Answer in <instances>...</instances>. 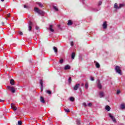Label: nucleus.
Instances as JSON below:
<instances>
[{"mask_svg":"<svg viewBox=\"0 0 125 125\" xmlns=\"http://www.w3.org/2000/svg\"><path fill=\"white\" fill-rule=\"evenodd\" d=\"M27 7H28L27 6V5H24V8H27Z\"/></svg>","mask_w":125,"mask_h":125,"instance_id":"obj_43","label":"nucleus"},{"mask_svg":"<svg viewBox=\"0 0 125 125\" xmlns=\"http://www.w3.org/2000/svg\"><path fill=\"white\" fill-rule=\"evenodd\" d=\"M53 25H50L48 30H49V31H50V32H54V29H53Z\"/></svg>","mask_w":125,"mask_h":125,"instance_id":"obj_10","label":"nucleus"},{"mask_svg":"<svg viewBox=\"0 0 125 125\" xmlns=\"http://www.w3.org/2000/svg\"><path fill=\"white\" fill-rule=\"evenodd\" d=\"M1 1H4V0H1Z\"/></svg>","mask_w":125,"mask_h":125,"instance_id":"obj_47","label":"nucleus"},{"mask_svg":"<svg viewBox=\"0 0 125 125\" xmlns=\"http://www.w3.org/2000/svg\"><path fill=\"white\" fill-rule=\"evenodd\" d=\"M53 50H54V52H55V53H57L58 52V50L57 49V47L54 46L53 47Z\"/></svg>","mask_w":125,"mask_h":125,"instance_id":"obj_18","label":"nucleus"},{"mask_svg":"<svg viewBox=\"0 0 125 125\" xmlns=\"http://www.w3.org/2000/svg\"><path fill=\"white\" fill-rule=\"evenodd\" d=\"M91 10L94 12H97V11H98L99 10L97 9V8H92Z\"/></svg>","mask_w":125,"mask_h":125,"instance_id":"obj_21","label":"nucleus"},{"mask_svg":"<svg viewBox=\"0 0 125 125\" xmlns=\"http://www.w3.org/2000/svg\"><path fill=\"white\" fill-rule=\"evenodd\" d=\"M76 124L78 125H81V122H80V120H77L76 121Z\"/></svg>","mask_w":125,"mask_h":125,"instance_id":"obj_29","label":"nucleus"},{"mask_svg":"<svg viewBox=\"0 0 125 125\" xmlns=\"http://www.w3.org/2000/svg\"><path fill=\"white\" fill-rule=\"evenodd\" d=\"M11 107L12 109H13V111H16V110H17V107L15 106V105L14 104H11Z\"/></svg>","mask_w":125,"mask_h":125,"instance_id":"obj_9","label":"nucleus"},{"mask_svg":"<svg viewBox=\"0 0 125 125\" xmlns=\"http://www.w3.org/2000/svg\"><path fill=\"white\" fill-rule=\"evenodd\" d=\"M90 80L91 81H94V78L93 77H92V76L90 77Z\"/></svg>","mask_w":125,"mask_h":125,"instance_id":"obj_39","label":"nucleus"},{"mask_svg":"<svg viewBox=\"0 0 125 125\" xmlns=\"http://www.w3.org/2000/svg\"><path fill=\"white\" fill-rule=\"evenodd\" d=\"M99 95L101 98L103 97V96H104V92H103V91L100 92Z\"/></svg>","mask_w":125,"mask_h":125,"instance_id":"obj_19","label":"nucleus"},{"mask_svg":"<svg viewBox=\"0 0 125 125\" xmlns=\"http://www.w3.org/2000/svg\"><path fill=\"white\" fill-rule=\"evenodd\" d=\"M87 106H88V107H91V106H92V104H91V103H90L88 104Z\"/></svg>","mask_w":125,"mask_h":125,"instance_id":"obj_32","label":"nucleus"},{"mask_svg":"<svg viewBox=\"0 0 125 125\" xmlns=\"http://www.w3.org/2000/svg\"><path fill=\"white\" fill-rule=\"evenodd\" d=\"M67 25L68 26H71V25H73V21H72V20H68Z\"/></svg>","mask_w":125,"mask_h":125,"instance_id":"obj_13","label":"nucleus"},{"mask_svg":"<svg viewBox=\"0 0 125 125\" xmlns=\"http://www.w3.org/2000/svg\"><path fill=\"white\" fill-rule=\"evenodd\" d=\"M83 106H84V107H86V106H87V105L85 103H83Z\"/></svg>","mask_w":125,"mask_h":125,"instance_id":"obj_37","label":"nucleus"},{"mask_svg":"<svg viewBox=\"0 0 125 125\" xmlns=\"http://www.w3.org/2000/svg\"><path fill=\"white\" fill-rule=\"evenodd\" d=\"M85 88H86V89H87V88H88V83H85Z\"/></svg>","mask_w":125,"mask_h":125,"instance_id":"obj_25","label":"nucleus"},{"mask_svg":"<svg viewBox=\"0 0 125 125\" xmlns=\"http://www.w3.org/2000/svg\"><path fill=\"white\" fill-rule=\"evenodd\" d=\"M18 34L20 35L21 36H22L23 35V33L21 31H19Z\"/></svg>","mask_w":125,"mask_h":125,"instance_id":"obj_33","label":"nucleus"},{"mask_svg":"<svg viewBox=\"0 0 125 125\" xmlns=\"http://www.w3.org/2000/svg\"><path fill=\"white\" fill-rule=\"evenodd\" d=\"M70 101H71L72 102H73V101H75V98L73 97H71L70 98Z\"/></svg>","mask_w":125,"mask_h":125,"instance_id":"obj_26","label":"nucleus"},{"mask_svg":"<svg viewBox=\"0 0 125 125\" xmlns=\"http://www.w3.org/2000/svg\"><path fill=\"white\" fill-rule=\"evenodd\" d=\"M53 9H54V10H55L56 11H58V8L57 7L55 6H53Z\"/></svg>","mask_w":125,"mask_h":125,"instance_id":"obj_23","label":"nucleus"},{"mask_svg":"<svg viewBox=\"0 0 125 125\" xmlns=\"http://www.w3.org/2000/svg\"><path fill=\"white\" fill-rule=\"evenodd\" d=\"M107 21H104L103 24V27L104 29H107Z\"/></svg>","mask_w":125,"mask_h":125,"instance_id":"obj_11","label":"nucleus"},{"mask_svg":"<svg viewBox=\"0 0 125 125\" xmlns=\"http://www.w3.org/2000/svg\"><path fill=\"white\" fill-rule=\"evenodd\" d=\"M124 6H125V3L119 4V6L118 5V3H115L114 4V8H116V9H120V8H122Z\"/></svg>","mask_w":125,"mask_h":125,"instance_id":"obj_1","label":"nucleus"},{"mask_svg":"<svg viewBox=\"0 0 125 125\" xmlns=\"http://www.w3.org/2000/svg\"><path fill=\"white\" fill-rule=\"evenodd\" d=\"M108 115L109 117L111 118V120H112L114 123H117V120H116V118H115V117L113 116L111 113H109Z\"/></svg>","mask_w":125,"mask_h":125,"instance_id":"obj_5","label":"nucleus"},{"mask_svg":"<svg viewBox=\"0 0 125 125\" xmlns=\"http://www.w3.org/2000/svg\"><path fill=\"white\" fill-rule=\"evenodd\" d=\"M121 93V91L120 90H117V94H120Z\"/></svg>","mask_w":125,"mask_h":125,"instance_id":"obj_40","label":"nucleus"},{"mask_svg":"<svg viewBox=\"0 0 125 125\" xmlns=\"http://www.w3.org/2000/svg\"><path fill=\"white\" fill-rule=\"evenodd\" d=\"M96 68H100V64L98 62L96 63Z\"/></svg>","mask_w":125,"mask_h":125,"instance_id":"obj_24","label":"nucleus"},{"mask_svg":"<svg viewBox=\"0 0 125 125\" xmlns=\"http://www.w3.org/2000/svg\"><path fill=\"white\" fill-rule=\"evenodd\" d=\"M18 124L19 125H22V121H19L18 122Z\"/></svg>","mask_w":125,"mask_h":125,"instance_id":"obj_31","label":"nucleus"},{"mask_svg":"<svg viewBox=\"0 0 125 125\" xmlns=\"http://www.w3.org/2000/svg\"><path fill=\"white\" fill-rule=\"evenodd\" d=\"M6 17H10V13L7 14L6 15Z\"/></svg>","mask_w":125,"mask_h":125,"instance_id":"obj_41","label":"nucleus"},{"mask_svg":"<svg viewBox=\"0 0 125 125\" xmlns=\"http://www.w3.org/2000/svg\"><path fill=\"white\" fill-rule=\"evenodd\" d=\"M0 102H3V100L0 99Z\"/></svg>","mask_w":125,"mask_h":125,"instance_id":"obj_46","label":"nucleus"},{"mask_svg":"<svg viewBox=\"0 0 125 125\" xmlns=\"http://www.w3.org/2000/svg\"><path fill=\"white\" fill-rule=\"evenodd\" d=\"M47 93H48V94H51V91L47 90Z\"/></svg>","mask_w":125,"mask_h":125,"instance_id":"obj_35","label":"nucleus"},{"mask_svg":"<svg viewBox=\"0 0 125 125\" xmlns=\"http://www.w3.org/2000/svg\"><path fill=\"white\" fill-rule=\"evenodd\" d=\"M115 70L116 73H118V74H119L120 75H122V70H121V67L120 66H116Z\"/></svg>","mask_w":125,"mask_h":125,"instance_id":"obj_3","label":"nucleus"},{"mask_svg":"<svg viewBox=\"0 0 125 125\" xmlns=\"http://www.w3.org/2000/svg\"><path fill=\"white\" fill-rule=\"evenodd\" d=\"M7 87L12 93H15V88L14 86H7Z\"/></svg>","mask_w":125,"mask_h":125,"instance_id":"obj_4","label":"nucleus"},{"mask_svg":"<svg viewBox=\"0 0 125 125\" xmlns=\"http://www.w3.org/2000/svg\"><path fill=\"white\" fill-rule=\"evenodd\" d=\"M68 83H72V78L69 77V78H68Z\"/></svg>","mask_w":125,"mask_h":125,"instance_id":"obj_28","label":"nucleus"},{"mask_svg":"<svg viewBox=\"0 0 125 125\" xmlns=\"http://www.w3.org/2000/svg\"><path fill=\"white\" fill-rule=\"evenodd\" d=\"M36 3H37V4H38L39 6H40V7H43V5H42V4L41 2H37Z\"/></svg>","mask_w":125,"mask_h":125,"instance_id":"obj_16","label":"nucleus"},{"mask_svg":"<svg viewBox=\"0 0 125 125\" xmlns=\"http://www.w3.org/2000/svg\"><path fill=\"white\" fill-rule=\"evenodd\" d=\"M34 11H35V12H37V13H38V14H40V15H43V14H44V12L43 11L40 10V9L37 7H35L34 8Z\"/></svg>","mask_w":125,"mask_h":125,"instance_id":"obj_2","label":"nucleus"},{"mask_svg":"<svg viewBox=\"0 0 125 125\" xmlns=\"http://www.w3.org/2000/svg\"><path fill=\"white\" fill-rule=\"evenodd\" d=\"M36 30H39V27L38 26H36Z\"/></svg>","mask_w":125,"mask_h":125,"instance_id":"obj_44","label":"nucleus"},{"mask_svg":"<svg viewBox=\"0 0 125 125\" xmlns=\"http://www.w3.org/2000/svg\"><path fill=\"white\" fill-rule=\"evenodd\" d=\"M64 60L63 59L60 60V64H62Z\"/></svg>","mask_w":125,"mask_h":125,"instance_id":"obj_34","label":"nucleus"},{"mask_svg":"<svg viewBox=\"0 0 125 125\" xmlns=\"http://www.w3.org/2000/svg\"><path fill=\"white\" fill-rule=\"evenodd\" d=\"M121 109H125V104H122L121 105Z\"/></svg>","mask_w":125,"mask_h":125,"instance_id":"obj_22","label":"nucleus"},{"mask_svg":"<svg viewBox=\"0 0 125 125\" xmlns=\"http://www.w3.org/2000/svg\"><path fill=\"white\" fill-rule=\"evenodd\" d=\"M97 87L99 89H101V88H102V85L101 84V83H100V80H98Z\"/></svg>","mask_w":125,"mask_h":125,"instance_id":"obj_8","label":"nucleus"},{"mask_svg":"<svg viewBox=\"0 0 125 125\" xmlns=\"http://www.w3.org/2000/svg\"><path fill=\"white\" fill-rule=\"evenodd\" d=\"M71 46H74V42H71Z\"/></svg>","mask_w":125,"mask_h":125,"instance_id":"obj_42","label":"nucleus"},{"mask_svg":"<svg viewBox=\"0 0 125 125\" xmlns=\"http://www.w3.org/2000/svg\"><path fill=\"white\" fill-rule=\"evenodd\" d=\"M81 86V84L77 83L73 87L74 90H78L79 89V87Z\"/></svg>","mask_w":125,"mask_h":125,"instance_id":"obj_6","label":"nucleus"},{"mask_svg":"<svg viewBox=\"0 0 125 125\" xmlns=\"http://www.w3.org/2000/svg\"><path fill=\"white\" fill-rule=\"evenodd\" d=\"M40 101L42 102V103L44 104L45 103V101H44V99L43 98V97H41L40 98Z\"/></svg>","mask_w":125,"mask_h":125,"instance_id":"obj_14","label":"nucleus"},{"mask_svg":"<svg viewBox=\"0 0 125 125\" xmlns=\"http://www.w3.org/2000/svg\"><path fill=\"white\" fill-rule=\"evenodd\" d=\"M5 19H7L6 18V17H5Z\"/></svg>","mask_w":125,"mask_h":125,"instance_id":"obj_48","label":"nucleus"},{"mask_svg":"<svg viewBox=\"0 0 125 125\" xmlns=\"http://www.w3.org/2000/svg\"><path fill=\"white\" fill-rule=\"evenodd\" d=\"M101 4H102V1H100L99 2L98 5L100 6V5H101Z\"/></svg>","mask_w":125,"mask_h":125,"instance_id":"obj_38","label":"nucleus"},{"mask_svg":"<svg viewBox=\"0 0 125 125\" xmlns=\"http://www.w3.org/2000/svg\"><path fill=\"white\" fill-rule=\"evenodd\" d=\"M105 110H106V111H110V110H111V107L108 105H106L105 106Z\"/></svg>","mask_w":125,"mask_h":125,"instance_id":"obj_20","label":"nucleus"},{"mask_svg":"<svg viewBox=\"0 0 125 125\" xmlns=\"http://www.w3.org/2000/svg\"><path fill=\"white\" fill-rule=\"evenodd\" d=\"M33 25V22L32 21H30L29 22V26H32Z\"/></svg>","mask_w":125,"mask_h":125,"instance_id":"obj_36","label":"nucleus"},{"mask_svg":"<svg viewBox=\"0 0 125 125\" xmlns=\"http://www.w3.org/2000/svg\"><path fill=\"white\" fill-rule=\"evenodd\" d=\"M40 83L41 84V91H42L43 90V82L42 81V80H40Z\"/></svg>","mask_w":125,"mask_h":125,"instance_id":"obj_7","label":"nucleus"},{"mask_svg":"<svg viewBox=\"0 0 125 125\" xmlns=\"http://www.w3.org/2000/svg\"><path fill=\"white\" fill-rule=\"evenodd\" d=\"M65 70H70L71 67L69 65H66L64 68Z\"/></svg>","mask_w":125,"mask_h":125,"instance_id":"obj_15","label":"nucleus"},{"mask_svg":"<svg viewBox=\"0 0 125 125\" xmlns=\"http://www.w3.org/2000/svg\"><path fill=\"white\" fill-rule=\"evenodd\" d=\"M10 83L11 84V85H14L15 84V82H14V80L11 79L10 80Z\"/></svg>","mask_w":125,"mask_h":125,"instance_id":"obj_12","label":"nucleus"},{"mask_svg":"<svg viewBox=\"0 0 125 125\" xmlns=\"http://www.w3.org/2000/svg\"><path fill=\"white\" fill-rule=\"evenodd\" d=\"M75 56H76V53L75 52H73L71 54L72 59H75Z\"/></svg>","mask_w":125,"mask_h":125,"instance_id":"obj_17","label":"nucleus"},{"mask_svg":"<svg viewBox=\"0 0 125 125\" xmlns=\"http://www.w3.org/2000/svg\"><path fill=\"white\" fill-rule=\"evenodd\" d=\"M28 31H32V26H28Z\"/></svg>","mask_w":125,"mask_h":125,"instance_id":"obj_30","label":"nucleus"},{"mask_svg":"<svg viewBox=\"0 0 125 125\" xmlns=\"http://www.w3.org/2000/svg\"><path fill=\"white\" fill-rule=\"evenodd\" d=\"M64 111L66 113H70V109H69L64 108Z\"/></svg>","mask_w":125,"mask_h":125,"instance_id":"obj_27","label":"nucleus"},{"mask_svg":"<svg viewBox=\"0 0 125 125\" xmlns=\"http://www.w3.org/2000/svg\"><path fill=\"white\" fill-rule=\"evenodd\" d=\"M84 85V84L83 83H82L81 84V86H83Z\"/></svg>","mask_w":125,"mask_h":125,"instance_id":"obj_45","label":"nucleus"}]
</instances>
